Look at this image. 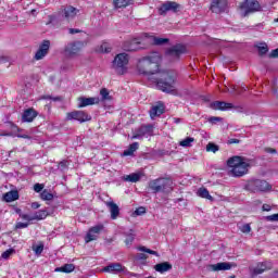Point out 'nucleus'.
<instances>
[{
    "instance_id": "11",
    "label": "nucleus",
    "mask_w": 278,
    "mask_h": 278,
    "mask_svg": "<svg viewBox=\"0 0 278 278\" xmlns=\"http://www.w3.org/2000/svg\"><path fill=\"white\" fill-rule=\"evenodd\" d=\"M81 49H84V42L74 41L65 47V54L67 58H75V55H79V51H81Z\"/></svg>"
},
{
    "instance_id": "22",
    "label": "nucleus",
    "mask_w": 278,
    "mask_h": 278,
    "mask_svg": "<svg viewBox=\"0 0 278 278\" xmlns=\"http://www.w3.org/2000/svg\"><path fill=\"white\" fill-rule=\"evenodd\" d=\"M105 205L106 207H109L112 220H116L121 214V208L118 207V204L114 203L113 201H109L105 202Z\"/></svg>"
},
{
    "instance_id": "14",
    "label": "nucleus",
    "mask_w": 278,
    "mask_h": 278,
    "mask_svg": "<svg viewBox=\"0 0 278 278\" xmlns=\"http://www.w3.org/2000/svg\"><path fill=\"white\" fill-rule=\"evenodd\" d=\"M236 263L222 262L208 265V270L212 273H220V270H231V268H236Z\"/></svg>"
},
{
    "instance_id": "6",
    "label": "nucleus",
    "mask_w": 278,
    "mask_h": 278,
    "mask_svg": "<svg viewBox=\"0 0 278 278\" xmlns=\"http://www.w3.org/2000/svg\"><path fill=\"white\" fill-rule=\"evenodd\" d=\"M244 188L248 192H268L270 190V184L262 179H252L245 184Z\"/></svg>"
},
{
    "instance_id": "54",
    "label": "nucleus",
    "mask_w": 278,
    "mask_h": 278,
    "mask_svg": "<svg viewBox=\"0 0 278 278\" xmlns=\"http://www.w3.org/2000/svg\"><path fill=\"white\" fill-rule=\"evenodd\" d=\"M149 255L144 254V253H139L136 256V260H148Z\"/></svg>"
},
{
    "instance_id": "47",
    "label": "nucleus",
    "mask_w": 278,
    "mask_h": 278,
    "mask_svg": "<svg viewBox=\"0 0 278 278\" xmlns=\"http://www.w3.org/2000/svg\"><path fill=\"white\" fill-rule=\"evenodd\" d=\"M20 217L22 220H27L28 223H31V220H34L33 215L29 214H20Z\"/></svg>"
},
{
    "instance_id": "34",
    "label": "nucleus",
    "mask_w": 278,
    "mask_h": 278,
    "mask_svg": "<svg viewBox=\"0 0 278 278\" xmlns=\"http://www.w3.org/2000/svg\"><path fill=\"white\" fill-rule=\"evenodd\" d=\"M98 53H110L112 51V46L108 42H103L97 48Z\"/></svg>"
},
{
    "instance_id": "23",
    "label": "nucleus",
    "mask_w": 278,
    "mask_h": 278,
    "mask_svg": "<svg viewBox=\"0 0 278 278\" xmlns=\"http://www.w3.org/2000/svg\"><path fill=\"white\" fill-rule=\"evenodd\" d=\"M270 268H273L271 262H263V263H258L252 269V273H253V275H262V273H265V270H270Z\"/></svg>"
},
{
    "instance_id": "60",
    "label": "nucleus",
    "mask_w": 278,
    "mask_h": 278,
    "mask_svg": "<svg viewBox=\"0 0 278 278\" xmlns=\"http://www.w3.org/2000/svg\"><path fill=\"white\" fill-rule=\"evenodd\" d=\"M17 138H24L26 140H31V137H29L28 135H17Z\"/></svg>"
},
{
    "instance_id": "43",
    "label": "nucleus",
    "mask_w": 278,
    "mask_h": 278,
    "mask_svg": "<svg viewBox=\"0 0 278 278\" xmlns=\"http://www.w3.org/2000/svg\"><path fill=\"white\" fill-rule=\"evenodd\" d=\"M257 49L261 55L268 53V46L266 43H261L260 46H257Z\"/></svg>"
},
{
    "instance_id": "59",
    "label": "nucleus",
    "mask_w": 278,
    "mask_h": 278,
    "mask_svg": "<svg viewBox=\"0 0 278 278\" xmlns=\"http://www.w3.org/2000/svg\"><path fill=\"white\" fill-rule=\"evenodd\" d=\"M81 30L77 29V28H70V34H79Z\"/></svg>"
},
{
    "instance_id": "32",
    "label": "nucleus",
    "mask_w": 278,
    "mask_h": 278,
    "mask_svg": "<svg viewBox=\"0 0 278 278\" xmlns=\"http://www.w3.org/2000/svg\"><path fill=\"white\" fill-rule=\"evenodd\" d=\"M138 147H139L138 142L131 143L129 146V148L123 152L124 157L134 155V153H136V151H138Z\"/></svg>"
},
{
    "instance_id": "55",
    "label": "nucleus",
    "mask_w": 278,
    "mask_h": 278,
    "mask_svg": "<svg viewBox=\"0 0 278 278\" xmlns=\"http://www.w3.org/2000/svg\"><path fill=\"white\" fill-rule=\"evenodd\" d=\"M262 210L263 212H270V210H273V206H270V204H263Z\"/></svg>"
},
{
    "instance_id": "53",
    "label": "nucleus",
    "mask_w": 278,
    "mask_h": 278,
    "mask_svg": "<svg viewBox=\"0 0 278 278\" xmlns=\"http://www.w3.org/2000/svg\"><path fill=\"white\" fill-rule=\"evenodd\" d=\"M59 167L64 169V168H67L68 167V161H61L59 163Z\"/></svg>"
},
{
    "instance_id": "7",
    "label": "nucleus",
    "mask_w": 278,
    "mask_h": 278,
    "mask_svg": "<svg viewBox=\"0 0 278 278\" xmlns=\"http://www.w3.org/2000/svg\"><path fill=\"white\" fill-rule=\"evenodd\" d=\"M239 10L241 16H249V14L260 12L262 10V5L257 0H244L239 4Z\"/></svg>"
},
{
    "instance_id": "10",
    "label": "nucleus",
    "mask_w": 278,
    "mask_h": 278,
    "mask_svg": "<svg viewBox=\"0 0 278 278\" xmlns=\"http://www.w3.org/2000/svg\"><path fill=\"white\" fill-rule=\"evenodd\" d=\"M181 10V4L175 2V1H167L159 8V14L160 16H166L167 12H174V14H177Z\"/></svg>"
},
{
    "instance_id": "26",
    "label": "nucleus",
    "mask_w": 278,
    "mask_h": 278,
    "mask_svg": "<svg viewBox=\"0 0 278 278\" xmlns=\"http://www.w3.org/2000/svg\"><path fill=\"white\" fill-rule=\"evenodd\" d=\"M212 110H231L233 108V104L222 102V101H215L211 104Z\"/></svg>"
},
{
    "instance_id": "5",
    "label": "nucleus",
    "mask_w": 278,
    "mask_h": 278,
    "mask_svg": "<svg viewBox=\"0 0 278 278\" xmlns=\"http://www.w3.org/2000/svg\"><path fill=\"white\" fill-rule=\"evenodd\" d=\"M149 188L157 194V192H170L173 190V180L168 178H157L149 182Z\"/></svg>"
},
{
    "instance_id": "1",
    "label": "nucleus",
    "mask_w": 278,
    "mask_h": 278,
    "mask_svg": "<svg viewBox=\"0 0 278 278\" xmlns=\"http://www.w3.org/2000/svg\"><path fill=\"white\" fill-rule=\"evenodd\" d=\"M162 62V54L160 52H152L141 59L137 63V71L139 75H144L148 79H153L160 75V64Z\"/></svg>"
},
{
    "instance_id": "28",
    "label": "nucleus",
    "mask_w": 278,
    "mask_h": 278,
    "mask_svg": "<svg viewBox=\"0 0 278 278\" xmlns=\"http://www.w3.org/2000/svg\"><path fill=\"white\" fill-rule=\"evenodd\" d=\"M3 200L7 203H12L13 201H18V191L17 190H12V191H9V192L4 193Z\"/></svg>"
},
{
    "instance_id": "49",
    "label": "nucleus",
    "mask_w": 278,
    "mask_h": 278,
    "mask_svg": "<svg viewBox=\"0 0 278 278\" xmlns=\"http://www.w3.org/2000/svg\"><path fill=\"white\" fill-rule=\"evenodd\" d=\"M14 253V250L10 249L7 250L5 252L2 253L1 257L2 260H8L10 257V255H12Z\"/></svg>"
},
{
    "instance_id": "33",
    "label": "nucleus",
    "mask_w": 278,
    "mask_h": 278,
    "mask_svg": "<svg viewBox=\"0 0 278 278\" xmlns=\"http://www.w3.org/2000/svg\"><path fill=\"white\" fill-rule=\"evenodd\" d=\"M198 197H201V199H207V201H214V198L210 194V191L205 188H200L198 190Z\"/></svg>"
},
{
    "instance_id": "9",
    "label": "nucleus",
    "mask_w": 278,
    "mask_h": 278,
    "mask_svg": "<svg viewBox=\"0 0 278 278\" xmlns=\"http://www.w3.org/2000/svg\"><path fill=\"white\" fill-rule=\"evenodd\" d=\"M66 121H77L78 123H88L92 121V116L86 111H72L66 114Z\"/></svg>"
},
{
    "instance_id": "64",
    "label": "nucleus",
    "mask_w": 278,
    "mask_h": 278,
    "mask_svg": "<svg viewBox=\"0 0 278 278\" xmlns=\"http://www.w3.org/2000/svg\"><path fill=\"white\" fill-rule=\"evenodd\" d=\"M3 136H12V134L8 132V134H3Z\"/></svg>"
},
{
    "instance_id": "51",
    "label": "nucleus",
    "mask_w": 278,
    "mask_h": 278,
    "mask_svg": "<svg viewBox=\"0 0 278 278\" xmlns=\"http://www.w3.org/2000/svg\"><path fill=\"white\" fill-rule=\"evenodd\" d=\"M220 121H223V118L222 117H216V116H213V117L208 118V123H211L212 125H216V123H220Z\"/></svg>"
},
{
    "instance_id": "2",
    "label": "nucleus",
    "mask_w": 278,
    "mask_h": 278,
    "mask_svg": "<svg viewBox=\"0 0 278 278\" xmlns=\"http://www.w3.org/2000/svg\"><path fill=\"white\" fill-rule=\"evenodd\" d=\"M227 166L231 177H244L251 168V161L244 156L235 155L228 159Z\"/></svg>"
},
{
    "instance_id": "50",
    "label": "nucleus",
    "mask_w": 278,
    "mask_h": 278,
    "mask_svg": "<svg viewBox=\"0 0 278 278\" xmlns=\"http://www.w3.org/2000/svg\"><path fill=\"white\" fill-rule=\"evenodd\" d=\"M244 90H247V87H238V86H233L232 87V92H236L237 94H241V92H244Z\"/></svg>"
},
{
    "instance_id": "37",
    "label": "nucleus",
    "mask_w": 278,
    "mask_h": 278,
    "mask_svg": "<svg viewBox=\"0 0 278 278\" xmlns=\"http://www.w3.org/2000/svg\"><path fill=\"white\" fill-rule=\"evenodd\" d=\"M192 142H194V138L192 137H187L185 138L184 140H181L179 142L180 147H185V148H188V147H192Z\"/></svg>"
},
{
    "instance_id": "62",
    "label": "nucleus",
    "mask_w": 278,
    "mask_h": 278,
    "mask_svg": "<svg viewBox=\"0 0 278 278\" xmlns=\"http://www.w3.org/2000/svg\"><path fill=\"white\" fill-rule=\"evenodd\" d=\"M174 123H176V125H179V123H181V118L174 117Z\"/></svg>"
},
{
    "instance_id": "8",
    "label": "nucleus",
    "mask_w": 278,
    "mask_h": 278,
    "mask_svg": "<svg viewBox=\"0 0 278 278\" xmlns=\"http://www.w3.org/2000/svg\"><path fill=\"white\" fill-rule=\"evenodd\" d=\"M184 53H186V46L176 45L165 52V56L169 62H177V60H179Z\"/></svg>"
},
{
    "instance_id": "35",
    "label": "nucleus",
    "mask_w": 278,
    "mask_h": 278,
    "mask_svg": "<svg viewBox=\"0 0 278 278\" xmlns=\"http://www.w3.org/2000/svg\"><path fill=\"white\" fill-rule=\"evenodd\" d=\"M60 273H73L75 270V265L73 264H65L60 268H56Z\"/></svg>"
},
{
    "instance_id": "52",
    "label": "nucleus",
    "mask_w": 278,
    "mask_h": 278,
    "mask_svg": "<svg viewBox=\"0 0 278 278\" xmlns=\"http://www.w3.org/2000/svg\"><path fill=\"white\" fill-rule=\"evenodd\" d=\"M34 190H35V192H42V190H45V185H42V184H35Z\"/></svg>"
},
{
    "instance_id": "4",
    "label": "nucleus",
    "mask_w": 278,
    "mask_h": 278,
    "mask_svg": "<svg viewBox=\"0 0 278 278\" xmlns=\"http://www.w3.org/2000/svg\"><path fill=\"white\" fill-rule=\"evenodd\" d=\"M127 66H129V54L123 52L115 55L112 62V68L117 75H125L127 73Z\"/></svg>"
},
{
    "instance_id": "15",
    "label": "nucleus",
    "mask_w": 278,
    "mask_h": 278,
    "mask_svg": "<svg viewBox=\"0 0 278 278\" xmlns=\"http://www.w3.org/2000/svg\"><path fill=\"white\" fill-rule=\"evenodd\" d=\"M103 229V225H97L89 229L87 236L85 237V242H92L99 238V233H101Z\"/></svg>"
},
{
    "instance_id": "21",
    "label": "nucleus",
    "mask_w": 278,
    "mask_h": 278,
    "mask_svg": "<svg viewBox=\"0 0 278 278\" xmlns=\"http://www.w3.org/2000/svg\"><path fill=\"white\" fill-rule=\"evenodd\" d=\"M143 38L148 40L149 45L162 46L168 42V38H160L149 34H144Z\"/></svg>"
},
{
    "instance_id": "18",
    "label": "nucleus",
    "mask_w": 278,
    "mask_h": 278,
    "mask_svg": "<svg viewBox=\"0 0 278 278\" xmlns=\"http://www.w3.org/2000/svg\"><path fill=\"white\" fill-rule=\"evenodd\" d=\"M103 273H111L112 275H119V273H125V267L121 263H112L105 266Z\"/></svg>"
},
{
    "instance_id": "3",
    "label": "nucleus",
    "mask_w": 278,
    "mask_h": 278,
    "mask_svg": "<svg viewBox=\"0 0 278 278\" xmlns=\"http://www.w3.org/2000/svg\"><path fill=\"white\" fill-rule=\"evenodd\" d=\"M150 81L156 84V88L162 92H175V76L168 72H160L155 77L150 78Z\"/></svg>"
},
{
    "instance_id": "13",
    "label": "nucleus",
    "mask_w": 278,
    "mask_h": 278,
    "mask_svg": "<svg viewBox=\"0 0 278 278\" xmlns=\"http://www.w3.org/2000/svg\"><path fill=\"white\" fill-rule=\"evenodd\" d=\"M49 49H51V41L50 40H43L35 53V60H43L49 55Z\"/></svg>"
},
{
    "instance_id": "25",
    "label": "nucleus",
    "mask_w": 278,
    "mask_h": 278,
    "mask_svg": "<svg viewBox=\"0 0 278 278\" xmlns=\"http://www.w3.org/2000/svg\"><path fill=\"white\" fill-rule=\"evenodd\" d=\"M79 13V10L75 7H66L63 10V15L65 16L66 21H72V18H75L77 14Z\"/></svg>"
},
{
    "instance_id": "56",
    "label": "nucleus",
    "mask_w": 278,
    "mask_h": 278,
    "mask_svg": "<svg viewBox=\"0 0 278 278\" xmlns=\"http://www.w3.org/2000/svg\"><path fill=\"white\" fill-rule=\"evenodd\" d=\"M30 207H31L33 210H38V207H40V203H38V202H33L31 205H30Z\"/></svg>"
},
{
    "instance_id": "36",
    "label": "nucleus",
    "mask_w": 278,
    "mask_h": 278,
    "mask_svg": "<svg viewBox=\"0 0 278 278\" xmlns=\"http://www.w3.org/2000/svg\"><path fill=\"white\" fill-rule=\"evenodd\" d=\"M33 251H34L35 255H37V257H39V255H42V251H45V244L43 243L34 244Z\"/></svg>"
},
{
    "instance_id": "17",
    "label": "nucleus",
    "mask_w": 278,
    "mask_h": 278,
    "mask_svg": "<svg viewBox=\"0 0 278 278\" xmlns=\"http://www.w3.org/2000/svg\"><path fill=\"white\" fill-rule=\"evenodd\" d=\"M77 101H78L77 108H88V105H99V102L101 100L99 99V97H93V98L79 97Z\"/></svg>"
},
{
    "instance_id": "16",
    "label": "nucleus",
    "mask_w": 278,
    "mask_h": 278,
    "mask_svg": "<svg viewBox=\"0 0 278 278\" xmlns=\"http://www.w3.org/2000/svg\"><path fill=\"white\" fill-rule=\"evenodd\" d=\"M140 45H142V41H140V39L138 38H135V39L125 41L123 45V49L124 51H140V49H142Z\"/></svg>"
},
{
    "instance_id": "45",
    "label": "nucleus",
    "mask_w": 278,
    "mask_h": 278,
    "mask_svg": "<svg viewBox=\"0 0 278 278\" xmlns=\"http://www.w3.org/2000/svg\"><path fill=\"white\" fill-rule=\"evenodd\" d=\"M265 218L269 223H277L278 222V213L277 214H273V215H268Z\"/></svg>"
},
{
    "instance_id": "30",
    "label": "nucleus",
    "mask_w": 278,
    "mask_h": 278,
    "mask_svg": "<svg viewBox=\"0 0 278 278\" xmlns=\"http://www.w3.org/2000/svg\"><path fill=\"white\" fill-rule=\"evenodd\" d=\"M113 5L116 9L128 8V5H134V0H114Z\"/></svg>"
},
{
    "instance_id": "12",
    "label": "nucleus",
    "mask_w": 278,
    "mask_h": 278,
    "mask_svg": "<svg viewBox=\"0 0 278 278\" xmlns=\"http://www.w3.org/2000/svg\"><path fill=\"white\" fill-rule=\"evenodd\" d=\"M149 136H153V126H141L134 132L132 140H142L143 138H149Z\"/></svg>"
},
{
    "instance_id": "42",
    "label": "nucleus",
    "mask_w": 278,
    "mask_h": 278,
    "mask_svg": "<svg viewBox=\"0 0 278 278\" xmlns=\"http://www.w3.org/2000/svg\"><path fill=\"white\" fill-rule=\"evenodd\" d=\"M218 149H219L218 146H216L215 143H212V142L207 143V146H206V151L211 152V153H216L218 151Z\"/></svg>"
},
{
    "instance_id": "24",
    "label": "nucleus",
    "mask_w": 278,
    "mask_h": 278,
    "mask_svg": "<svg viewBox=\"0 0 278 278\" xmlns=\"http://www.w3.org/2000/svg\"><path fill=\"white\" fill-rule=\"evenodd\" d=\"M37 116H38V113L36 112V110L28 109V110L24 111V113L22 115V121H23V123H33L34 118H36Z\"/></svg>"
},
{
    "instance_id": "27",
    "label": "nucleus",
    "mask_w": 278,
    "mask_h": 278,
    "mask_svg": "<svg viewBox=\"0 0 278 278\" xmlns=\"http://www.w3.org/2000/svg\"><path fill=\"white\" fill-rule=\"evenodd\" d=\"M154 270L156 273H168V270H173V265L168 262L159 263L154 266Z\"/></svg>"
},
{
    "instance_id": "29",
    "label": "nucleus",
    "mask_w": 278,
    "mask_h": 278,
    "mask_svg": "<svg viewBox=\"0 0 278 278\" xmlns=\"http://www.w3.org/2000/svg\"><path fill=\"white\" fill-rule=\"evenodd\" d=\"M142 174L140 173H132L123 177L124 181H129L130 184H137L140 181Z\"/></svg>"
},
{
    "instance_id": "46",
    "label": "nucleus",
    "mask_w": 278,
    "mask_h": 278,
    "mask_svg": "<svg viewBox=\"0 0 278 278\" xmlns=\"http://www.w3.org/2000/svg\"><path fill=\"white\" fill-rule=\"evenodd\" d=\"M27 227H29V223L18 222L15 225V229H27Z\"/></svg>"
},
{
    "instance_id": "31",
    "label": "nucleus",
    "mask_w": 278,
    "mask_h": 278,
    "mask_svg": "<svg viewBox=\"0 0 278 278\" xmlns=\"http://www.w3.org/2000/svg\"><path fill=\"white\" fill-rule=\"evenodd\" d=\"M33 220H45L49 216L47 210H40L31 214Z\"/></svg>"
},
{
    "instance_id": "57",
    "label": "nucleus",
    "mask_w": 278,
    "mask_h": 278,
    "mask_svg": "<svg viewBox=\"0 0 278 278\" xmlns=\"http://www.w3.org/2000/svg\"><path fill=\"white\" fill-rule=\"evenodd\" d=\"M270 58H278V48L271 51Z\"/></svg>"
},
{
    "instance_id": "48",
    "label": "nucleus",
    "mask_w": 278,
    "mask_h": 278,
    "mask_svg": "<svg viewBox=\"0 0 278 278\" xmlns=\"http://www.w3.org/2000/svg\"><path fill=\"white\" fill-rule=\"evenodd\" d=\"M137 216H142V214H147V208L144 206H140L135 211Z\"/></svg>"
},
{
    "instance_id": "58",
    "label": "nucleus",
    "mask_w": 278,
    "mask_h": 278,
    "mask_svg": "<svg viewBox=\"0 0 278 278\" xmlns=\"http://www.w3.org/2000/svg\"><path fill=\"white\" fill-rule=\"evenodd\" d=\"M229 144H240V140L239 139H230Z\"/></svg>"
},
{
    "instance_id": "38",
    "label": "nucleus",
    "mask_w": 278,
    "mask_h": 278,
    "mask_svg": "<svg viewBox=\"0 0 278 278\" xmlns=\"http://www.w3.org/2000/svg\"><path fill=\"white\" fill-rule=\"evenodd\" d=\"M134 240H136V235L134 232L127 233L125 239L126 247H130L131 244H134Z\"/></svg>"
},
{
    "instance_id": "39",
    "label": "nucleus",
    "mask_w": 278,
    "mask_h": 278,
    "mask_svg": "<svg viewBox=\"0 0 278 278\" xmlns=\"http://www.w3.org/2000/svg\"><path fill=\"white\" fill-rule=\"evenodd\" d=\"M137 249H138V251H141L142 253H149L150 255H156V257L160 256V254H157L156 251H153V250H151V249H148L147 247H139V248H137Z\"/></svg>"
},
{
    "instance_id": "40",
    "label": "nucleus",
    "mask_w": 278,
    "mask_h": 278,
    "mask_svg": "<svg viewBox=\"0 0 278 278\" xmlns=\"http://www.w3.org/2000/svg\"><path fill=\"white\" fill-rule=\"evenodd\" d=\"M100 94L102 97V101H110V99H112V97H110V91H108L106 88L101 89Z\"/></svg>"
},
{
    "instance_id": "44",
    "label": "nucleus",
    "mask_w": 278,
    "mask_h": 278,
    "mask_svg": "<svg viewBox=\"0 0 278 278\" xmlns=\"http://www.w3.org/2000/svg\"><path fill=\"white\" fill-rule=\"evenodd\" d=\"M240 231L242 233H251V225L250 224H244L239 227Z\"/></svg>"
},
{
    "instance_id": "19",
    "label": "nucleus",
    "mask_w": 278,
    "mask_h": 278,
    "mask_svg": "<svg viewBox=\"0 0 278 278\" xmlns=\"http://www.w3.org/2000/svg\"><path fill=\"white\" fill-rule=\"evenodd\" d=\"M225 8H227V0H212L211 11L215 14H219V12H225Z\"/></svg>"
},
{
    "instance_id": "61",
    "label": "nucleus",
    "mask_w": 278,
    "mask_h": 278,
    "mask_svg": "<svg viewBox=\"0 0 278 278\" xmlns=\"http://www.w3.org/2000/svg\"><path fill=\"white\" fill-rule=\"evenodd\" d=\"M266 153H277V150L273 149V148H267L265 149Z\"/></svg>"
},
{
    "instance_id": "20",
    "label": "nucleus",
    "mask_w": 278,
    "mask_h": 278,
    "mask_svg": "<svg viewBox=\"0 0 278 278\" xmlns=\"http://www.w3.org/2000/svg\"><path fill=\"white\" fill-rule=\"evenodd\" d=\"M164 110L165 106L162 102H157L155 105H153L150 110V117L152 118V121L157 118V116H162V114H164Z\"/></svg>"
},
{
    "instance_id": "63",
    "label": "nucleus",
    "mask_w": 278,
    "mask_h": 278,
    "mask_svg": "<svg viewBox=\"0 0 278 278\" xmlns=\"http://www.w3.org/2000/svg\"><path fill=\"white\" fill-rule=\"evenodd\" d=\"M54 101H60V98H52Z\"/></svg>"
},
{
    "instance_id": "41",
    "label": "nucleus",
    "mask_w": 278,
    "mask_h": 278,
    "mask_svg": "<svg viewBox=\"0 0 278 278\" xmlns=\"http://www.w3.org/2000/svg\"><path fill=\"white\" fill-rule=\"evenodd\" d=\"M40 197H41L42 201H52V199H53V195L51 194V192H49L47 190H43L41 192Z\"/></svg>"
}]
</instances>
